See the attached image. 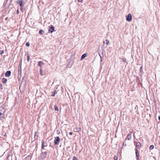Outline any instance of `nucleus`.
Masks as SVG:
<instances>
[{"label": "nucleus", "instance_id": "nucleus-1", "mask_svg": "<svg viewBox=\"0 0 160 160\" xmlns=\"http://www.w3.org/2000/svg\"><path fill=\"white\" fill-rule=\"evenodd\" d=\"M5 112V109L2 107H0V119L2 120L4 118Z\"/></svg>", "mask_w": 160, "mask_h": 160}, {"label": "nucleus", "instance_id": "nucleus-2", "mask_svg": "<svg viewBox=\"0 0 160 160\" xmlns=\"http://www.w3.org/2000/svg\"><path fill=\"white\" fill-rule=\"evenodd\" d=\"M60 138L59 137H57L55 138V139L54 140L55 144L58 145L60 142Z\"/></svg>", "mask_w": 160, "mask_h": 160}, {"label": "nucleus", "instance_id": "nucleus-3", "mask_svg": "<svg viewBox=\"0 0 160 160\" xmlns=\"http://www.w3.org/2000/svg\"><path fill=\"white\" fill-rule=\"evenodd\" d=\"M16 2L17 3L19 4L20 7H23L24 5L23 0H20V1H17Z\"/></svg>", "mask_w": 160, "mask_h": 160}, {"label": "nucleus", "instance_id": "nucleus-4", "mask_svg": "<svg viewBox=\"0 0 160 160\" xmlns=\"http://www.w3.org/2000/svg\"><path fill=\"white\" fill-rule=\"evenodd\" d=\"M132 19V15L130 14L128 15V16L127 17L126 20L127 21L130 22L131 21Z\"/></svg>", "mask_w": 160, "mask_h": 160}, {"label": "nucleus", "instance_id": "nucleus-5", "mask_svg": "<svg viewBox=\"0 0 160 160\" xmlns=\"http://www.w3.org/2000/svg\"><path fill=\"white\" fill-rule=\"evenodd\" d=\"M47 155V152H42L41 154V158L42 159H44L45 158L46 156Z\"/></svg>", "mask_w": 160, "mask_h": 160}, {"label": "nucleus", "instance_id": "nucleus-6", "mask_svg": "<svg viewBox=\"0 0 160 160\" xmlns=\"http://www.w3.org/2000/svg\"><path fill=\"white\" fill-rule=\"evenodd\" d=\"M11 74V71H8L6 72L5 74V76L6 77H9L10 76Z\"/></svg>", "mask_w": 160, "mask_h": 160}, {"label": "nucleus", "instance_id": "nucleus-7", "mask_svg": "<svg viewBox=\"0 0 160 160\" xmlns=\"http://www.w3.org/2000/svg\"><path fill=\"white\" fill-rule=\"evenodd\" d=\"M44 64V63L42 61L38 62V65L40 67V68H42V66Z\"/></svg>", "mask_w": 160, "mask_h": 160}, {"label": "nucleus", "instance_id": "nucleus-8", "mask_svg": "<svg viewBox=\"0 0 160 160\" xmlns=\"http://www.w3.org/2000/svg\"><path fill=\"white\" fill-rule=\"evenodd\" d=\"M135 151L136 152V159L138 160L139 159V153L137 148L135 149Z\"/></svg>", "mask_w": 160, "mask_h": 160}, {"label": "nucleus", "instance_id": "nucleus-9", "mask_svg": "<svg viewBox=\"0 0 160 160\" xmlns=\"http://www.w3.org/2000/svg\"><path fill=\"white\" fill-rule=\"evenodd\" d=\"M54 30V27L53 26H52L49 28V31L51 33H52Z\"/></svg>", "mask_w": 160, "mask_h": 160}, {"label": "nucleus", "instance_id": "nucleus-10", "mask_svg": "<svg viewBox=\"0 0 160 160\" xmlns=\"http://www.w3.org/2000/svg\"><path fill=\"white\" fill-rule=\"evenodd\" d=\"M87 56V53H84L81 56V60H83L84 58H85Z\"/></svg>", "mask_w": 160, "mask_h": 160}, {"label": "nucleus", "instance_id": "nucleus-11", "mask_svg": "<svg viewBox=\"0 0 160 160\" xmlns=\"http://www.w3.org/2000/svg\"><path fill=\"white\" fill-rule=\"evenodd\" d=\"M2 82L4 83H6L7 81V79L5 78H2Z\"/></svg>", "mask_w": 160, "mask_h": 160}, {"label": "nucleus", "instance_id": "nucleus-12", "mask_svg": "<svg viewBox=\"0 0 160 160\" xmlns=\"http://www.w3.org/2000/svg\"><path fill=\"white\" fill-rule=\"evenodd\" d=\"M136 146L138 148H140L141 147V144L140 142H137L136 144Z\"/></svg>", "mask_w": 160, "mask_h": 160}, {"label": "nucleus", "instance_id": "nucleus-13", "mask_svg": "<svg viewBox=\"0 0 160 160\" xmlns=\"http://www.w3.org/2000/svg\"><path fill=\"white\" fill-rule=\"evenodd\" d=\"M42 147H41L42 149H44V148L45 147V143H44V142L43 140L42 141Z\"/></svg>", "mask_w": 160, "mask_h": 160}, {"label": "nucleus", "instance_id": "nucleus-14", "mask_svg": "<svg viewBox=\"0 0 160 160\" xmlns=\"http://www.w3.org/2000/svg\"><path fill=\"white\" fill-rule=\"evenodd\" d=\"M18 72L19 74H21L22 72V68L21 67H19Z\"/></svg>", "mask_w": 160, "mask_h": 160}, {"label": "nucleus", "instance_id": "nucleus-15", "mask_svg": "<svg viewBox=\"0 0 160 160\" xmlns=\"http://www.w3.org/2000/svg\"><path fill=\"white\" fill-rule=\"evenodd\" d=\"M81 130V128H76L75 130V131L76 132H78L80 131Z\"/></svg>", "mask_w": 160, "mask_h": 160}, {"label": "nucleus", "instance_id": "nucleus-16", "mask_svg": "<svg viewBox=\"0 0 160 160\" xmlns=\"http://www.w3.org/2000/svg\"><path fill=\"white\" fill-rule=\"evenodd\" d=\"M44 32V31L42 30H40L39 31V33L41 35H43Z\"/></svg>", "mask_w": 160, "mask_h": 160}, {"label": "nucleus", "instance_id": "nucleus-17", "mask_svg": "<svg viewBox=\"0 0 160 160\" xmlns=\"http://www.w3.org/2000/svg\"><path fill=\"white\" fill-rule=\"evenodd\" d=\"M131 137H132L131 135V134H129L127 136V139L128 140H129L131 139Z\"/></svg>", "mask_w": 160, "mask_h": 160}, {"label": "nucleus", "instance_id": "nucleus-18", "mask_svg": "<svg viewBox=\"0 0 160 160\" xmlns=\"http://www.w3.org/2000/svg\"><path fill=\"white\" fill-rule=\"evenodd\" d=\"M54 108L55 111H58L59 110L58 108L56 105L54 106Z\"/></svg>", "mask_w": 160, "mask_h": 160}, {"label": "nucleus", "instance_id": "nucleus-19", "mask_svg": "<svg viewBox=\"0 0 160 160\" xmlns=\"http://www.w3.org/2000/svg\"><path fill=\"white\" fill-rule=\"evenodd\" d=\"M40 74L41 75H43L42 74V68H40Z\"/></svg>", "mask_w": 160, "mask_h": 160}, {"label": "nucleus", "instance_id": "nucleus-20", "mask_svg": "<svg viewBox=\"0 0 160 160\" xmlns=\"http://www.w3.org/2000/svg\"><path fill=\"white\" fill-rule=\"evenodd\" d=\"M154 146L153 145H151L149 147V149L150 150L154 148Z\"/></svg>", "mask_w": 160, "mask_h": 160}, {"label": "nucleus", "instance_id": "nucleus-21", "mask_svg": "<svg viewBox=\"0 0 160 160\" xmlns=\"http://www.w3.org/2000/svg\"><path fill=\"white\" fill-rule=\"evenodd\" d=\"M106 44L108 45L109 44V40L108 39L106 40Z\"/></svg>", "mask_w": 160, "mask_h": 160}, {"label": "nucleus", "instance_id": "nucleus-22", "mask_svg": "<svg viewBox=\"0 0 160 160\" xmlns=\"http://www.w3.org/2000/svg\"><path fill=\"white\" fill-rule=\"evenodd\" d=\"M30 59V56L29 55H28L27 56V61L29 62Z\"/></svg>", "mask_w": 160, "mask_h": 160}, {"label": "nucleus", "instance_id": "nucleus-23", "mask_svg": "<svg viewBox=\"0 0 160 160\" xmlns=\"http://www.w3.org/2000/svg\"><path fill=\"white\" fill-rule=\"evenodd\" d=\"M118 157L117 156H115L114 157V160H117L118 159Z\"/></svg>", "mask_w": 160, "mask_h": 160}, {"label": "nucleus", "instance_id": "nucleus-24", "mask_svg": "<svg viewBox=\"0 0 160 160\" xmlns=\"http://www.w3.org/2000/svg\"><path fill=\"white\" fill-rule=\"evenodd\" d=\"M26 45L27 46H30V43L29 42H27L26 43Z\"/></svg>", "mask_w": 160, "mask_h": 160}, {"label": "nucleus", "instance_id": "nucleus-25", "mask_svg": "<svg viewBox=\"0 0 160 160\" xmlns=\"http://www.w3.org/2000/svg\"><path fill=\"white\" fill-rule=\"evenodd\" d=\"M77 160V158H76V157L74 156L73 157L72 160Z\"/></svg>", "mask_w": 160, "mask_h": 160}, {"label": "nucleus", "instance_id": "nucleus-26", "mask_svg": "<svg viewBox=\"0 0 160 160\" xmlns=\"http://www.w3.org/2000/svg\"><path fill=\"white\" fill-rule=\"evenodd\" d=\"M22 60H21L20 63H19V67H21V65H22Z\"/></svg>", "mask_w": 160, "mask_h": 160}, {"label": "nucleus", "instance_id": "nucleus-27", "mask_svg": "<svg viewBox=\"0 0 160 160\" xmlns=\"http://www.w3.org/2000/svg\"><path fill=\"white\" fill-rule=\"evenodd\" d=\"M23 7H20V10H21V11H23Z\"/></svg>", "mask_w": 160, "mask_h": 160}, {"label": "nucleus", "instance_id": "nucleus-28", "mask_svg": "<svg viewBox=\"0 0 160 160\" xmlns=\"http://www.w3.org/2000/svg\"><path fill=\"white\" fill-rule=\"evenodd\" d=\"M55 95V93H53V92H52V95H52V97H54V96Z\"/></svg>", "mask_w": 160, "mask_h": 160}, {"label": "nucleus", "instance_id": "nucleus-29", "mask_svg": "<svg viewBox=\"0 0 160 160\" xmlns=\"http://www.w3.org/2000/svg\"><path fill=\"white\" fill-rule=\"evenodd\" d=\"M1 53H0V54H2L3 52V50H2V51H1Z\"/></svg>", "mask_w": 160, "mask_h": 160}, {"label": "nucleus", "instance_id": "nucleus-30", "mask_svg": "<svg viewBox=\"0 0 160 160\" xmlns=\"http://www.w3.org/2000/svg\"><path fill=\"white\" fill-rule=\"evenodd\" d=\"M19 10L18 9L17 11V13L18 14H19Z\"/></svg>", "mask_w": 160, "mask_h": 160}, {"label": "nucleus", "instance_id": "nucleus-31", "mask_svg": "<svg viewBox=\"0 0 160 160\" xmlns=\"http://www.w3.org/2000/svg\"><path fill=\"white\" fill-rule=\"evenodd\" d=\"M54 93H55V94L57 93V92L56 90H55L53 92Z\"/></svg>", "mask_w": 160, "mask_h": 160}, {"label": "nucleus", "instance_id": "nucleus-32", "mask_svg": "<svg viewBox=\"0 0 160 160\" xmlns=\"http://www.w3.org/2000/svg\"><path fill=\"white\" fill-rule=\"evenodd\" d=\"M100 56L101 59V62H102V57H101V56L100 55Z\"/></svg>", "mask_w": 160, "mask_h": 160}, {"label": "nucleus", "instance_id": "nucleus-33", "mask_svg": "<svg viewBox=\"0 0 160 160\" xmlns=\"http://www.w3.org/2000/svg\"><path fill=\"white\" fill-rule=\"evenodd\" d=\"M158 119L159 120H160V116H159V117H158Z\"/></svg>", "mask_w": 160, "mask_h": 160}, {"label": "nucleus", "instance_id": "nucleus-34", "mask_svg": "<svg viewBox=\"0 0 160 160\" xmlns=\"http://www.w3.org/2000/svg\"><path fill=\"white\" fill-rule=\"evenodd\" d=\"M72 132H71V135H72Z\"/></svg>", "mask_w": 160, "mask_h": 160}, {"label": "nucleus", "instance_id": "nucleus-35", "mask_svg": "<svg viewBox=\"0 0 160 160\" xmlns=\"http://www.w3.org/2000/svg\"><path fill=\"white\" fill-rule=\"evenodd\" d=\"M123 61L124 62H125V60H123Z\"/></svg>", "mask_w": 160, "mask_h": 160}, {"label": "nucleus", "instance_id": "nucleus-36", "mask_svg": "<svg viewBox=\"0 0 160 160\" xmlns=\"http://www.w3.org/2000/svg\"><path fill=\"white\" fill-rule=\"evenodd\" d=\"M0 86L2 87V85L1 84Z\"/></svg>", "mask_w": 160, "mask_h": 160}]
</instances>
